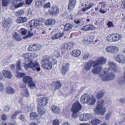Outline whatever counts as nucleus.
<instances>
[{"mask_svg":"<svg viewBox=\"0 0 125 125\" xmlns=\"http://www.w3.org/2000/svg\"><path fill=\"white\" fill-rule=\"evenodd\" d=\"M106 60L105 58L101 57L95 61L93 60H90L88 62L85 63L84 68L87 71L89 70L93 66V67L92 72L94 74H97L103 66L102 65L105 64Z\"/></svg>","mask_w":125,"mask_h":125,"instance_id":"nucleus-1","label":"nucleus"},{"mask_svg":"<svg viewBox=\"0 0 125 125\" xmlns=\"http://www.w3.org/2000/svg\"><path fill=\"white\" fill-rule=\"evenodd\" d=\"M91 97V98L87 94H84L81 97L80 101L83 104L87 103L90 105H93L95 103V99L93 96Z\"/></svg>","mask_w":125,"mask_h":125,"instance_id":"nucleus-2","label":"nucleus"},{"mask_svg":"<svg viewBox=\"0 0 125 125\" xmlns=\"http://www.w3.org/2000/svg\"><path fill=\"white\" fill-rule=\"evenodd\" d=\"M98 73L103 81H110L115 77V75L113 73L107 74V72L102 69V68Z\"/></svg>","mask_w":125,"mask_h":125,"instance_id":"nucleus-3","label":"nucleus"},{"mask_svg":"<svg viewBox=\"0 0 125 125\" xmlns=\"http://www.w3.org/2000/svg\"><path fill=\"white\" fill-rule=\"evenodd\" d=\"M104 102V100L102 99L97 101L96 107L94 109L96 114L100 115L104 114L105 109L103 107Z\"/></svg>","mask_w":125,"mask_h":125,"instance_id":"nucleus-4","label":"nucleus"},{"mask_svg":"<svg viewBox=\"0 0 125 125\" xmlns=\"http://www.w3.org/2000/svg\"><path fill=\"white\" fill-rule=\"evenodd\" d=\"M24 67L26 70L30 69L31 70L35 71L36 70L38 72H39L41 70L40 67V65L37 62L35 61L34 62H32L29 63H24Z\"/></svg>","mask_w":125,"mask_h":125,"instance_id":"nucleus-5","label":"nucleus"},{"mask_svg":"<svg viewBox=\"0 0 125 125\" xmlns=\"http://www.w3.org/2000/svg\"><path fill=\"white\" fill-rule=\"evenodd\" d=\"M41 65L44 69L50 70L52 68V65L48 55H46L42 58V60Z\"/></svg>","mask_w":125,"mask_h":125,"instance_id":"nucleus-6","label":"nucleus"},{"mask_svg":"<svg viewBox=\"0 0 125 125\" xmlns=\"http://www.w3.org/2000/svg\"><path fill=\"white\" fill-rule=\"evenodd\" d=\"M105 49L107 52L112 54L117 52L119 50L117 47L112 45L107 46Z\"/></svg>","mask_w":125,"mask_h":125,"instance_id":"nucleus-7","label":"nucleus"},{"mask_svg":"<svg viewBox=\"0 0 125 125\" xmlns=\"http://www.w3.org/2000/svg\"><path fill=\"white\" fill-rule=\"evenodd\" d=\"M38 102L40 103L37 105H40L41 107H43L46 105L48 102V99L46 97H41L40 98H37Z\"/></svg>","mask_w":125,"mask_h":125,"instance_id":"nucleus-8","label":"nucleus"},{"mask_svg":"<svg viewBox=\"0 0 125 125\" xmlns=\"http://www.w3.org/2000/svg\"><path fill=\"white\" fill-rule=\"evenodd\" d=\"M82 106L77 101L74 103L72 106V111L78 112L82 108Z\"/></svg>","mask_w":125,"mask_h":125,"instance_id":"nucleus-9","label":"nucleus"},{"mask_svg":"<svg viewBox=\"0 0 125 125\" xmlns=\"http://www.w3.org/2000/svg\"><path fill=\"white\" fill-rule=\"evenodd\" d=\"M93 115L90 113L84 114L81 115L79 117V119L81 121H87L93 117Z\"/></svg>","mask_w":125,"mask_h":125,"instance_id":"nucleus-10","label":"nucleus"},{"mask_svg":"<svg viewBox=\"0 0 125 125\" xmlns=\"http://www.w3.org/2000/svg\"><path fill=\"white\" fill-rule=\"evenodd\" d=\"M115 60L120 63H125V56L122 54L115 55Z\"/></svg>","mask_w":125,"mask_h":125,"instance_id":"nucleus-11","label":"nucleus"},{"mask_svg":"<svg viewBox=\"0 0 125 125\" xmlns=\"http://www.w3.org/2000/svg\"><path fill=\"white\" fill-rule=\"evenodd\" d=\"M85 19L84 17L76 19L74 21V23L77 26H81L83 25L85 23Z\"/></svg>","mask_w":125,"mask_h":125,"instance_id":"nucleus-12","label":"nucleus"},{"mask_svg":"<svg viewBox=\"0 0 125 125\" xmlns=\"http://www.w3.org/2000/svg\"><path fill=\"white\" fill-rule=\"evenodd\" d=\"M70 67V64L69 63L63 64L61 68L62 73L63 75H65L66 72L68 71Z\"/></svg>","mask_w":125,"mask_h":125,"instance_id":"nucleus-13","label":"nucleus"},{"mask_svg":"<svg viewBox=\"0 0 125 125\" xmlns=\"http://www.w3.org/2000/svg\"><path fill=\"white\" fill-rule=\"evenodd\" d=\"M49 12L51 15H57L59 14V9L56 6H53L50 10H49Z\"/></svg>","mask_w":125,"mask_h":125,"instance_id":"nucleus-14","label":"nucleus"},{"mask_svg":"<svg viewBox=\"0 0 125 125\" xmlns=\"http://www.w3.org/2000/svg\"><path fill=\"white\" fill-rule=\"evenodd\" d=\"M62 86V84L60 81H57L54 83V85L52 87V89L53 91L60 89Z\"/></svg>","mask_w":125,"mask_h":125,"instance_id":"nucleus-15","label":"nucleus"},{"mask_svg":"<svg viewBox=\"0 0 125 125\" xmlns=\"http://www.w3.org/2000/svg\"><path fill=\"white\" fill-rule=\"evenodd\" d=\"M83 42L87 45L91 44L92 42V40H90V38L88 36L84 35L83 37Z\"/></svg>","mask_w":125,"mask_h":125,"instance_id":"nucleus-16","label":"nucleus"},{"mask_svg":"<svg viewBox=\"0 0 125 125\" xmlns=\"http://www.w3.org/2000/svg\"><path fill=\"white\" fill-rule=\"evenodd\" d=\"M4 20L5 21L4 24L3 25V27H9L12 22V19L8 17L4 19Z\"/></svg>","mask_w":125,"mask_h":125,"instance_id":"nucleus-17","label":"nucleus"},{"mask_svg":"<svg viewBox=\"0 0 125 125\" xmlns=\"http://www.w3.org/2000/svg\"><path fill=\"white\" fill-rule=\"evenodd\" d=\"M64 34V33L62 32L56 33L52 35V39L53 40H56L61 38Z\"/></svg>","mask_w":125,"mask_h":125,"instance_id":"nucleus-18","label":"nucleus"},{"mask_svg":"<svg viewBox=\"0 0 125 125\" xmlns=\"http://www.w3.org/2000/svg\"><path fill=\"white\" fill-rule=\"evenodd\" d=\"M2 74L5 78L11 79L12 77V75L11 72L9 71L4 70L2 71Z\"/></svg>","mask_w":125,"mask_h":125,"instance_id":"nucleus-19","label":"nucleus"},{"mask_svg":"<svg viewBox=\"0 0 125 125\" xmlns=\"http://www.w3.org/2000/svg\"><path fill=\"white\" fill-rule=\"evenodd\" d=\"M112 38L114 42H117L120 40L122 37L121 35L118 33L113 34Z\"/></svg>","mask_w":125,"mask_h":125,"instance_id":"nucleus-20","label":"nucleus"},{"mask_svg":"<svg viewBox=\"0 0 125 125\" xmlns=\"http://www.w3.org/2000/svg\"><path fill=\"white\" fill-rule=\"evenodd\" d=\"M51 110L52 113L57 114H58L60 113V110L59 107L53 105L51 107Z\"/></svg>","mask_w":125,"mask_h":125,"instance_id":"nucleus-21","label":"nucleus"},{"mask_svg":"<svg viewBox=\"0 0 125 125\" xmlns=\"http://www.w3.org/2000/svg\"><path fill=\"white\" fill-rule=\"evenodd\" d=\"M81 52L80 50H76L72 51L71 53L73 56L75 57H77L80 55Z\"/></svg>","mask_w":125,"mask_h":125,"instance_id":"nucleus-22","label":"nucleus"},{"mask_svg":"<svg viewBox=\"0 0 125 125\" xmlns=\"http://www.w3.org/2000/svg\"><path fill=\"white\" fill-rule=\"evenodd\" d=\"M12 36L15 39L18 41H20L22 39L21 37L19 35L18 33L14 31L12 33Z\"/></svg>","mask_w":125,"mask_h":125,"instance_id":"nucleus-23","label":"nucleus"},{"mask_svg":"<svg viewBox=\"0 0 125 125\" xmlns=\"http://www.w3.org/2000/svg\"><path fill=\"white\" fill-rule=\"evenodd\" d=\"M55 23L54 19H47L45 21V24L46 25H52Z\"/></svg>","mask_w":125,"mask_h":125,"instance_id":"nucleus-24","label":"nucleus"},{"mask_svg":"<svg viewBox=\"0 0 125 125\" xmlns=\"http://www.w3.org/2000/svg\"><path fill=\"white\" fill-rule=\"evenodd\" d=\"M76 2V1L75 0H70L68 6V8L72 9H73L75 6Z\"/></svg>","mask_w":125,"mask_h":125,"instance_id":"nucleus-25","label":"nucleus"},{"mask_svg":"<svg viewBox=\"0 0 125 125\" xmlns=\"http://www.w3.org/2000/svg\"><path fill=\"white\" fill-rule=\"evenodd\" d=\"M83 29L85 31L93 30L95 28V27L92 24L87 25L83 27Z\"/></svg>","mask_w":125,"mask_h":125,"instance_id":"nucleus-26","label":"nucleus"},{"mask_svg":"<svg viewBox=\"0 0 125 125\" xmlns=\"http://www.w3.org/2000/svg\"><path fill=\"white\" fill-rule=\"evenodd\" d=\"M32 80V79L31 77L27 76L24 77L22 79V81L25 83H27L28 84Z\"/></svg>","mask_w":125,"mask_h":125,"instance_id":"nucleus-27","label":"nucleus"},{"mask_svg":"<svg viewBox=\"0 0 125 125\" xmlns=\"http://www.w3.org/2000/svg\"><path fill=\"white\" fill-rule=\"evenodd\" d=\"M27 19L25 17H21L18 18L16 19L17 23H22L26 21Z\"/></svg>","mask_w":125,"mask_h":125,"instance_id":"nucleus-28","label":"nucleus"},{"mask_svg":"<svg viewBox=\"0 0 125 125\" xmlns=\"http://www.w3.org/2000/svg\"><path fill=\"white\" fill-rule=\"evenodd\" d=\"M73 26L70 23L66 24L64 26L63 31H68L72 28Z\"/></svg>","mask_w":125,"mask_h":125,"instance_id":"nucleus-29","label":"nucleus"},{"mask_svg":"<svg viewBox=\"0 0 125 125\" xmlns=\"http://www.w3.org/2000/svg\"><path fill=\"white\" fill-rule=\"evenodd\" d=\"M108 65L109 66V70L111 69L113 70V71L115 72V68L116 66L115 64L113 63L110 62H108Z\"/></svg>","mask_w":125,"mask_h":125,"instance_id":"nucleus-30","label":"nucleus"},{"mask_svg":"<svg viewBox=\"0 0 125 125\" xmlns=\"http://www.w3.org/2000/svg\"><path fill=\"white\" fill-rule=\"evenodd\" d=\"M28 34L25 36L23 37V38L25 39H27L28 38H29L32 37L33 35V33L31 30H28Z\"/></svg>","mask_w":125,"mask_h":125,"instance_id":"nucleus-31","label":"nucleus"},{"mask_svg":"<svg viewBox=\"0 0 125 125\" xmlns=\"http://www.w3.org/2000/svg\"><path fill=\"white\" fill-rule=\"evenodd\" d=\"M36 19L32 20L28 22V24L30 28H35Z\"/></svg>","mask_w":125,"mask_h":125,"instance_id":"nucleus-32","label":"nucleus"},{"mask_svg":"<svg viewBox=\"0 0 125 125\" xmlns=\"http://www.w3.org/2000/svg\"><path fill=\"white\" fill-rule=\"evenodd\" d=\"M33 51H36L39 50L41 49V47L39 44H33Z\"/></svg>","mask_w":125,"mask_h":125,"instance_id":"nucleus-33","label":"nucleus"},{"mask_svg":"<svg viewBox=\"0 0 125 125\" xmlns=\"http://www.w3.org/2000/svg\"><path fill=\"white\" fill-rule=\"evenodd\" d=\"M100 122V120L95 118L92 119L91 122V123L92 125H96L99 124Z\"/></svg>","mask_w":125,"mask_h":125,"instance_id":"nucleus-34","label":"nucleus"},{"mask_svg":"<svg viewBox=\"0 0 125 125\" xmlns=\"http://www.w3.org/2000/svg\"><path fill=\"white\" fill-rule=\"evenodd\" d=\"M16 70H21L23 68V66L22 65L21 62L19 61L17 62L16 64Z\"/></svg>","mask_w":125,"mask_h":125,"instance_id":"nucleus-35","label":"nucleus"},{"mask_svg":"<svg viewBox=\"0 0 125 125\" xmlns=\"http://www.w3.org/2000/svg\"><path fill=\"white\" fill-rule=\"evenodd\" d=\"M43 107H41V105H37V108L38 112L39 114L42 115L45 113V112L43 109Z\"/></svg>","mask_w":125,"mask_h":125,"instance_id":"nucleus-36","label":"nucleus"},{"mask_svg":"<svg viewBox=\"0 0 125 125\" xmlns=\"http://www.w3.org/2000/svg\"><path fill=\"white\" fill-rule=\"evenodd\" d=\"M36 24L35 28H37L39 29V28H41L42 27V22L39 20L36 19Z\"/></svg>","mask_w":125,"mask_h":125,"instance_id":"nucleus-37","label":"nucleus"},{"mask_svg":"<svg viewBox=\"0 0 125 125\" xmlns=\"http://www.w3.org/2000/svg\"><path fill=\"white\" fill-rule=\"evenodd\" d=\"M29 54L28 53H25L23 54L22 57L25 62H28L30 61Z\"/></svg>","mask_w":125,"mask_h":125,"instance_id":"nucleus-38","label":"nucleus"},{"mask_svg":"<svg viewBox=\"0 0 125 125\" xmlns=\"http://www.w3.org/2000/svg\"><path fill=\"white\" fill-rule=\"evenodd\" d=\"M46 0H38L36 3V5H38L37 6L40 7V6L43 5L45 3Z\"/></svg>","mask_w":125,"mask_h":125,"instance_id":"nucleus-39","label":"nucleus"},{"mask_svg":"<svg viewBox=\"0 0 125 125\" xmlns=\"http://www.w3.org/2000/svg\"><path fill=\"white\" fill-rule=\"evenodd\" d=\"M15 92L14 89L10 86L7 88V92L9 94H14Z\"/></svg>","mask_w":125,"mask_h":125,"instance_id":"nucleus-40","label":"nucleus"},{"mask_svg":"<svg viewBox=\"0 0 125 125\" xmlns=\"http://www.w3.org/2000/svg\"><path fill=\"white\" fill-rule=\"evenodd\" d=\"M104 93L102 91H99L96 94V98L100 99L104 96Z\"/></svg>","mask_w":125,"mask_h":125,"instance_id":"nucleus-41","label":"nucleus"},{"mask_svg":"<svg viewBox=\"0 0 125 125\" xmlns=\"http://www.w3.org/2000/svg\"><path fill=\"white\" fill-rule=\"evenodd\" d=\"M28 31V30L23 28H21L18 30L19 32L21 33L23 35H26Z\"/></svg>","mask_w":125,"mask_h":125,"instance_id":"nucleus-42","label":"nucleus"},{"mask_svg":"<svg viewBox=\"0 0 125 125\" xmlns=\"http://www.w3.org/2000/svg\"><path fill=\"white\" fill-rule=\"evenodd\" d=\"M19 118L22 121H27V117L26 116L22 114L19 116Z\"/></svg>","mask_w":125,"mask_h":125,"instance_id":"nucleus-43","label":"nucleus"},{"mask_svg":"<svg viewBox=\"0 0 125 125\" xmlns=\"http://www.w3.org/2000/svg\"><path fill=\"white\" fill-rule=\"evenodd\" d=\"M72 117L74 119H77L78 117L79 114L78 112H74L72 111Z\"/></svg>","mask_w":125,"mask_h":125,"instance_id":"nucleus-44","label":"nucleus"},{"mask_svg":"<svg viewBox=\"0 0 125 125\" xmlns=\"http://www.w3.org/2000/svg\"><path fill=\"white\" fill-rule=\"evenodd\" d=\"M21 112V111H17L15 112L11 116L12 119H14L16 118L17 116Z\"/></svg>","mask_w":125,"mask_h":125,"instance_id":"nucleus-45","label":"nucleus"},{"mask_svg":"<svg viewBox=\"0 0 125 125\" xmlns=\"http://www.w3.org/2000/svg\"><path fill=\"white\" fill-rule=\"evenodd\" d=\"M28 85L31 89H34L36 86L35 83L34 81H33L32 80L28 84Z\"/></svg>","mask_w":125,"mask_h":125,"instance_id":"nucleus-46","label":"nucleus"},{"mask_svg":"<svg viewBox=\"0 0 125 125\" xmlns=\"http://www.w3.org/2000/svg\"><path fill=\"white\" fill-rule=\"evenodd\" d=\"M30 115L32 119L33 120L36 118L37 116V114L34 112H31L30 114Z\"/></svg>","mask_w":125,"mask_h":125,"instance_id":"nucleus-47","label":"nucleus"},{"mask_svg":"<svg viewBox=\"0 0 125 125\" xmlns=\"http://www.w3.org/2000/svg\"><path fill=\"white\" fill-rule=\"evenodd\" d=\"M24 12L23 10H19L17 12L15 13V15L18 16H21L24 14Z\"/></svg>","mask_w":125,"mask_h":125,"instance_id":"nucleus-48","label":"nucleus"},{"mask_svg":"<svg viewBox=\"0 0 125 125\" xmlns=\"http://www.w3.org/2000/svg\"><path fill=\"white\" fill-rule=\"evenodd\" d=\"M121 118V119L122 121L119 122L120 124H123L125 122V114L122 113L120 115Z\"/></svg>","mask_w":125,"mask_h":125,"instance_id":"nucleus-49","label":"nucleus"},{"mask_svg":"<svg viewBox=\"0 0 125 125\" xmlns=\"http://www.w3.org/2000/svg\"><path fill=\"white\" fill-rule=\"evenodd\" d=\"M123 79V77H122L121 78H119L118 79L117 83L120 86L124 83Z\"/></svg>","mask_w":125,"mask_h":125,"instance_id":"nucleus-50","label":"nucleus"},{"mask_svg":"<svg viewBox=\"0 0 125 125\" xmlns=\"http://www.w3.org/2000/svg\"><path fill=\"white\" fill-rule=\"evenodd\" d=\"M5 44L6 48H10L12 47V44L9 41H7L5 42Z\"/></svg>","mask_w":125,"mask_h":125,"instance_id":"nucleus-51","label":"nucleus"},{"mask_svg":"<svg viewBox=\"0 0 125 125\" xmlns=\"http://www.w3.org/2000/svg\"><path fill=\"white\" fill-rule=\"evenodd\" d=\"M61 15L62 17H64L65 18H70L68 13L67 12L64 11V12H62L61 13Z\"/></svg>","mask_w":125,"mask_h":125,"instance_id":"nucleus-52","label":"nucleus"},{"mask_svg":"<svg viewBox=\"0 0 125 125\" xmlns=\"http://www.w3.org/2000/svg\"><path fill=\"white\" fill-rule=\"evenodd\" d=\"M10 0H2V4L3 6L6 7L9 5Z\"/></svg>","mask_w":125,"mask_h":125,"instance_id":"nucleus-53","label":"nucleus"},{"mask_svg":"<svg viewBox=\"0 0 125 125\" xmlns=\"http://www.w3.org/2000/svg\"><path fill=\"white\" fill-rule=\"evenodd\" d=\"M113 34L108 35L106 38L107 40L108 41L111 42H113V38H112Z\"/></svg>","mask_w":125,"mask_h":125,"instance_id":"nucleus-54","label":"nucleus"},{"mask_svg":"<svg viewBox=\"0 0 125 125\" xmlns=\"http://www.w3.org/2000/svg\"><path fill=\"white\" fill-rule=\"evenodd\" d=\"M52 125H59V120L57 119H54L52 122Z\"/></svg>","mask_w":125,"mask_h":125,"instance_id":"nucleus-55","label":"nucleus"},{"mask_svg":"<svg viewBox=\"0 0 125 125\" xmlns=\"http://www.w3.org/2000/svg\"><path fill=\"white\" fill-rule=\"evenodd\" d=\"M25 2L24 1H22L19 3L17 5L14 6V7L16 8H18L21 7L22 6L24 5H25Z\"/></svg>","mask_w":125,"mask_h":125,"instance_id":"nucleus-56","label":"nucleus"},{"mask_svg":"<svg viewBox=\"0 0 125 125\" xmlns=\"http://www.w3.org/2000/svg\"><path fill=\"white\" fill-rule=\"evenodd\" d=\"M101 4V8H105L106 6V3L105 2H101L99 3Z\"/></svg>","mask_w":125,"mask_h":125,"instance_id":"nucleus-57","label":"nucleus"},{"mask_svg":"<svg viewBox=\"0 0 125 125\" xmlns=\"http://www.w3.org/2000/svg\"><path fill=\"white\" fill-rule=\"evenodd\" d=\"M94 4L93 2H90L88 4V6L87 7L88 10L90 9L92 7L94 6Z\"/></svg>","mask_w":125,"mask_h":125,"instance_id":"nucleus-58","label":"nucleus"},{"mask_svg":"<svg viewBox=\"0 0 125 125\" xmlns=\"http://www.w3.org/2000/svg\"><path fill=\"white\" fill-rule=\"evenodd\" d=\"M8 119L7 116L5 114H3L2 115L1 117L2 120L3 121H5L6 119Z\"/></svg>","mask_w":125,"mask_h":125,"instance_id":"nucleus-59","label":"nucleus"},{"mask_svg":"<svg viewBox=\"0 0 125 125\" xmlns=\"http://www.w3.org/2000/svg\"><path fill=\"white\" fill-rule=\"evenodd\" d=\"M26 74L23 73H18V75L20 78L24 77L26 76Z\"/></svg>","mask_w":125,"mask_h":125,"instance_id":"nucleus-60","label":"nucleus"},{"mask_svg":"<svg viewBox=\"0 0 125 125\" xmlns=\"http://www.w3.org/2000/svg\"><path fill=\"white\" fill-rule=\"evenodd\" d=\"M89 55V54L88 53H85L83 57V59L84 60H86L88 58Z\"/></svg>","mask_w":125,"mask_h":125,"instance_id":"nucleus-61","label":"nucleus"},{"mask_svg":"<svg viewBox=\"0 0 125 125\" xmlns=\"http://www.w3.org/2000/svg\"><path fill=\"white\" fill-rule=\"evenodd\" d=\"M4 110L6 112H8L10 110V108L9 106H6L4 108Z\"/></svg>","mask_w":125,"mask_h":125,"instance_id":"nucleus-62","label":"nucleus"},{"mask_svg":"<svg viewBox=\"0 0 125 125\" xmlns=\"http://www.w3.org/2000/svg\"><path fill=\"white\" fill-rule=\"evenodd\" d=\"M107 25L108 26V27L110 28L111 27L114 26L113 24V23L111 21H109L107 24Z\"/></svg>","mask_w":125,"mask_h":125,"instance_id":"nucleus-63","label":"nucleus"},{"mask_svg":"<svg viewBox=\"0 0 125 125\" xmlns=\"http://www.w3.org/2000/svg\"><path fill=\"white\" fill-rule=\"evenodd\" d=\"M50 3L48 2L46 4H44V5H43V7L45 8H48L50 7Z\"/></svg>","mask_w":125,"mask_h":125,"instance_id":"nucleus-64","label":"nucleus"}]
</instances>
